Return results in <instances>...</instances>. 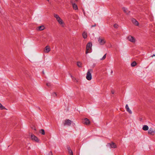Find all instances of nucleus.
<instances>
[{"label": "nucleus", "mask_w": 155, "mask_h": 155, "mask_svg": "<svg viewBox=\"0 0 155 155\" xmlns=\"http://www.w3.org/2000/svg\"><path fill=\"white\" fill-rule=\"evenodd\" d=\"M83 123L84 124L88 126L90 125V121L87 118H85L83 120Z\"/></svg>", "instance_id": "nucleus-8"}, {"label": "nucleus", "mask_w": 155, "mask_h": 155, "mask_svg": "<svg viewBox=\"0 0 155 155\" xmlns=\"http://www.w3.org/2000/svg\"><path fill=\"white\" fill-rule=\"evenodd\" d=\"M70 2H71V3L72 4V3H73L72 0H71V1H70Z\"/></svg>", "instance_id": "nucleus-28"}, {"label": "nucleus", "mask_w": 155, "mask_h": 155, "mask_svg": "<svg viewBox=\"0 0 155 155\" xmlns=\"http://www.w3.org/2000/svg\"><path fill=\"white\" fill-rule=\"evenodd\" d=\"M48 155H52V152H50L48 154Z\"/></svg>", "instance_id": "nucleus-27"}, {"label": "nucleus", "mask_w": 155, "mask_h": 155, "mask_svg": "<svg viewBox=\"0 0 155 155\" xmlns=\"http://www.w3.org/2000/svg\"><path fill=\"white\" fill-rule=\"evenodd\" d=\"M39 132L42 135L45 134V130L43 129H41L40 130Z\"/></svg>", "instance_id": "nucleus-21"}, {"label": "nucleus", "mask_w": 155, "mask_h": 155, "mask_svg": "<svg viewBox=\"0 0 155 155\" xmlns=\"http://www.w3.org/2000/svg\"><path fill=\"white\" fill-rule=\"evenodd\" d=\"M45 28V27L44 25L39 26L38 27V30L39 31H42L44 30Z\"/></svg>", "instance_id": "nucleus-12"}, {"label": "nucleus", "mask_w": 155, "mask_h": 155, "mask_svg": "<svg viewBox=\"0 0 155 155\" xmlns=\"http://www.w3.org/2000/svg\"><path fill=\"white\" fill-rule=\"evenodd\" d=\"M106 54H105L104 56L101 59V60H103L106 57Z\"/></svg>", "instance_id": "nucleus-25"}, {"label": "nucleus", "mask_w": 155, "mask_h": 155, "mask_svg": "<svg viewBox=\"0 0 155 155\" xmlns=\"http://www.w3.org/2000/svg\"><path fill=\"white\" fill-rule=\"evenodd\" d=\"M82 36L84 38H86L87 36V33L85 32H84L82 34Z\"/></svg>", "instance_id": "nucleus-17"}, {"label": "nucleus", "mask_w": 155, "mask_h": 155, "mask_svg": "<svg viewBox=\"0 0 155 155\" xmlns=\"http://www.w3.org/2000/svg\"><path fill=\"white\" fill-rule=\"evenodd\" d=\"M155 56V55L154 54H153V56H152V57H153V56Z\"/></svg>", "instance_id": "nucleus-29"}, {"label": "nucleus", "mask_w": 155, "mask_h": 155, "mask_svg": "<svg viewBox=\"0 0 155 155\" xmlns=\"http://www.w3.org/2000/svg\"><path fill=\"white\" fill-rule=\"evenodd\" d=\"M92 44L91 42H89L87 43L86 45V54L90 53L91 50Z\"/></svg>", "instance_id": "nucleus-3"}, {"label": "nucleus", "mask_w": 155, "mask_h": 155, "mask_svg": "<svg viewBox=\"0 0 155 155\" xmlns=\"http://www.w3.org/2000/svg\"><path fill=\"white\" fill-rule=\"evenodd\" d=\"M72 79L73 80V81L75 82H78V80L76 78L74 77H73L72 78Z\"/></svg>", "instance_id": "nucleus-23"}, {"label": "nucleus", "mask_w": 155, "mask_h": 155, "mask_svg": "<svg viewBox=\"0 0 155 155\" xmlns=\"http://www.w3.org/2000/svg\"><path fill=\"white\" fill-rule=\"evenodd\" d=\"M114 27L115 28H118V25H117L116 24H115V25H114Z\"/></svg>", "instance_id": "nucleus-26"}, {"label": "nucleus", "mask_w": 155, "mask_h": 155, "mask_svg": "<svg viewBox=\"0 0 155 155\" xmlns=\"http://www.w3.org/2000/svg\"><path fill=\"white\" fill-rule=\"evenodd\" d=\"M110 145L111 148H116L117 147V146L114 143H110Z\"/></svg>", "instance_id": "nucleus-13"}, {"label": "nucleus", "mask_w": 155, "mask_h": 155, "mask_svg": "<svg viewBox=\"0 0 155 155\" xmlns=\"http://www.w3.org/2000/svg\"><path fill=\"white\" fill-rule=\"evenodd\" d=\"M149 129L147 125L143 126V130L146 131L147 130Z\"/></svg>", "instance_id": "nucleus-16"}, {"label": "nucleus", "mask_w": 155, "mask_h": 155, "mask_svg": "<svg viewBox=\"0 0 155 155\" xmlns=\"http://www.w3.org/2000/svg\"><path fill=\"white\" fill-rule=\"evenodd\" d=\"M98 42L101 45H103L106 43V41L104 38L99 37L98 38Z\"/></svg>", "instance_id": "nucleus-5"}, {"label": "nucleus", "mask_w": 155, "mask_h": 155, "mask_svg": "<svg viewBox=\"0 0 155 155\" xmlns=\"http://www.w3.org/2000/svg\"><path fill=\"white\" fill-rule=\"evenodd\" d=\"M77 65L79 67H82V63L79 61L77 62Z\"/></svg>", "instance_id": "nucleus-19"}, {"label": "nucleus", "mask_w": 155, "mask_h": 155, "mask_svg": "<svg viewBox=\"0 0 155 155\" xmlns=\"http://www.w3.org/2000/svg\"><path fill=\"white\" fill-rule=\"evenodd\" d=\"M112 92V93L113 94L114 93V92H113V91H111Z\"/></svg>", "instance_id": "nucleus-30"}, {"label": "nucleus", "mask_w": 155, "mask_h": 155, "mask_svg": "<svg viewBox=\"0 0 155 155\" xmlns=\"http://www.w3.org/2000/svg\"><path fill=\"white\" fill-rule=\"evenodd\" d=\"M54 17L56 18V21L58 24L62 27H64L65 24L63 20L58 15L56 14H54Z\"/></svg>", "instance_id": "nucleus-1"}, {"label": "nucleus", "mask_w": 155, "mask_h": 155, "mask_svg": "<svg viewBox=\"0 0 155 155\" xmlns=\"http://www.w3.org/2000/svg\"><path fill=\"white\" fill-rule=\"evenodd\" d=\"M51 49L50 46L49 45L46 46L44 48L43 52L45 53H48L50 51Z\"/></svg>", "instance_id": "nucleus-7"}, {"label": "nucleus", "mask_w": 155, "mask_h": 155, "mask_svg": "<svg viewBox=\"0 0 155 155\" xmlns=\"http://www.w3.org/2000/svg\"><path fill=\"white\" fill-rule=\"evenodd\" d=\"M72 7L74 9L76 10L78 9L77 5L75 3H72Z\"/></svg>", "instance_id": "nucleus-15"}, {"label": "nucleus", "mask_w": 155, "mask_h": 155, "mask_svg": "<svg viewBox=\"0 0 155 155\" xmlns=\"http://www.w3.org/2000/svg\"><path fill=\"white\" fill-rule=\"evenodd\" d=\"M69 153L70 154V155H73V153L71 150H69Z\"/></svg>", "instance_id": "nucleus-24"}, {"label": "nucleus", "mask_w": 155, "mask_h": 155, "mask_svg": "<svg viewBox=\"0 0 155 155\" xmlns=\"http://www.w3.org/2000/svg\"><path fill=\"white\" fill-rule=\"evenodd\" d=\"M155 130H154L152 128H150L148 131V134L151 135H154L155 134Z\"/></svg>", "instance_id": "nucleus-9"}, {"label": "nucleus", "mask_w": 155, "mask_h": 155, "mask_svg": "<svg viewBox=\"0 0 155 155\" xmlns=\"http://www.w3.org/2000/svg\"><path fill=\"white\" fill-rule=\"evenodd\" d=\"M71 123V121L69 120L68 119L66 120L64 123V125H70Z\"/></svg>", "instance_id": "nucleus-10"}, {"label": "nucleus", "mask_w": 155, "mask_h": 155, "mask_svg": "<svg viewBox=\"0 0 155 155\" xmlns=\"http://www.w3.org/2000/svg\"><path fill=\"white\" fill-rule=\"evenodd\" d=\"M4 109H6L5 107H4L2 104L0 103V110H3Z\"/></svg>", "instance_id": "nucleus-20"}, {"label": "nucleus", "mask_w": 155, "mask_h": 155, "mask_svg": "<svg viewBox=\"0 0 155 155\" xmlns=\"http://www.w3.org/2000/svg\"><path fill=\"white\" fill-rule=\"evenodd\" d=\"M127 111L130 114H131L132 113V111L130 109V108L129 107L128 105L127 104L126 105L125 107Z\"/></svg>", "instance_id": "nucleus-14"}, {"label": "nucleus", "mask_w": 155, "mask_h": 155, "mask_svg": "<svg viewBox=\"0 0 155 155\" xmlns=\"http://www.w3.org/2000/svg\"><path fill=\"white\" fill-rule=\"evenodd\" d=\"M122 9L124 13L126 14L127 13V8L125 7H123L122 8Z\"/></svg>", "instance_id": "nucleus-18"}, {"label": "nucleus", "mask_w": 155, "mask_h": 155, "mask_svg": "<svg viewBox=\"0 0 155 155\" xmlns=\"http://www.w3.org/2000/svg\"><path fill=\"white\" fill-rule=\"evenodd\" d=\"M31 140L35 142H39V139L35 135L33 134H31Z\"/></svg>", "instance_id": "nucleus-6"}, {"label": "nucleus", "mask_w": 155, "mask_h": 155, "mask_svg": "<svg viewBox=\"0 0 155 155\" xmlns=\"http://www.w3.org/2000/svg\"><path fill=\"white\" fill-rule=\"evenodd\" d=\"M93 72L92 69H90L88 70L87 73L86 78L89 81L91 80L92 78L91 73Z\"/></svg>", "instance_id": "nucleus-2"}, {"label": "nucleus", "mask_w": 155, "mask_h": 155, "mask_svg": "<svg viewBox=\"0 0 155 155\" xmlns=\"http://www.w3.org/2000/svg\"><path fill=\"white\" fill-rule=\"evenodd\" d=\"M127 39L129 41L133 44L135 43L136 41L135 38L131 35L128 36L127 37Z\"/></svg>", "instance_id": "nucleus-4"}, {"label": "nucleus", "mask_w": 155, "mask_h": 155, "mask_svg": "<svg viewBox=\"0 0 155 155\" xmlns=\"http://www.w3.org/2000/svg\"><path fill=\"white\" fill-rule=\"evenodd\" d=\"M137 63L135 61H133L131 64L132 67H134L136 65Z\"/></svg>", "instance_id": "nucleus-22"}, {"label": "nucleus", "mask_w": 155, "mask_h": 155, "mask_svg": "<svg viewBox=\"0 0 155 155\" xmlns=\"http://www.w3.org/2000/svg\"><path fill=\"white\" fill-rule=\"evenodd\" d=\"M132 21L133 23L135 25L138 26L139 25V23L138 21H137L135 19H133L132 20Z\"/></svg>", "instance_id": "nucleus-11"}]
</instances>
